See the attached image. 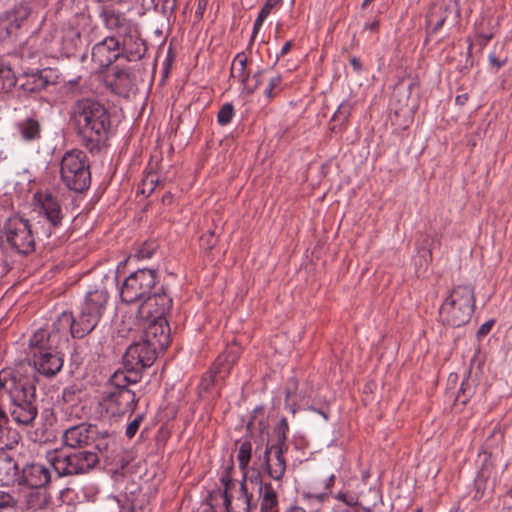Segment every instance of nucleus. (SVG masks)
Wrapping results in <instances>:
<instances>
[{
	"label": "nucleus",
	"mask_w": 512,
	"mask_h": 512,
	"mask_svg": "<svg viewBox=\"0 0 512 512\" xmlns=\"http://www.w3.org/2000/svg\"><path fill=\"white\" fill-rule=\"evenodd\" d=\"M71 122L81 143L91 152H98L111 128L110 114L100 102L85 98L72 107Z\"/></svg>",
	"instance_id": "nucleus-1"
},
{
	"label": "nucleus",
	"mask_w": 512,
	"mask_h": 512,
	"mask_svg": "<svg viewBox=\"0 0 512 512\" xmlns=\"http://www.w3.org/2000/svg\"><path fill=\"white\" fill-rule=\"evenodd\" d=\"M67 340L53 327L36 331L29 340V356L35 371L47 378L57 375L64 364L59 346Z\"/></svg>",
	"instance_id": "nucleus-2"
},
{
	"label": "nucleus",
	"mask_w": 512,
	"mask_h": 512,
	"mask_svg": "<svg viewBox=\"0 0 512 512\" xmlns=\"http://www.w3.org/2000/svg\"><path fill=\"white\" fill-rule=\"evenodd\" d=\"M137 384V376L128 378L120 370L114 372L101 391L98 406L109 417H122L132 414L139 402L136 393L130 388Z\"/></svg>",
	"instance_id": "nucleus-3"
},
{
	"label": "nucleus",
	"mask_w": 512,
	"mask_h": 512,
	"mask_svg": "<svg viewBox=\"0 0 512 512\" xmlns=\"http://www.w3.org/2000/svg\"><path fill=\"white\" fill-rule=\"evenodd\" d=\"M0 251L4 256H26L35 251V236L28 219L13 215L4 221L0 229Z\"/></svg>",
	"instance_id": "nucleus-4"
},
{
	"label": "nucleus",
	"mask_w": 512,
	"mask_h": 512,
	"mask_svg": "<svg viewBox=\"0 0 512 512\" xmlns=\"http://www.w3.org/2000/svg\"><path fill=\"white\" fill-rule=\"evenodd\" d=\"M33 199L39 217L44 219L40 230L36 232L39 238L45 240L55 236L59 242L66 241L69 235L66 232L60 234L65 215L58 196L49 191H37Z\"/></svg>",
	"instance_id": "nucleus-5"
},
{
	"label": "nucleus",
	"mask_w": 512,
	"mask_h": 512,
	"mask_svg": "<svg viewBox=\"0 0 512 512\" xmlns=\"http://www.w3.org/2000/svg\"><path fill=\"white\" fill-rule=\"evenodd\" d=\"M474 309L473 289L467 285H458L442 302L439 309L440 321L454 328L464 326L470 321Z\"/></svg>",
	"instance_id": "nucleus-6"
},
{
	"label": "nucleus",
	"mask_w": 512,
	"mask_h": 512,
	"mask_svg": "<svg viewBox=\"0 0 512 512\" xmlns=\"http://www.w3.org/2000/svg\"><path fill=\"white\" fill-rule=\"evenodd\" d=\"M60 176L69 190L79 193L87 190L91 183V173L86 154L78 149L67 151L61 160Z\"/></svg>",
	"instance_id": "nucleus-7"
},
{
	"label": "nucleus",
	"mask_w": 512,
	"mask_h": 512,
	"mask_svg": "<svg viewBox=\"0 0 512 512\" xmlns=\"http://www.w3.org/2000/svg\"><path fill=\"white\" fill-rule=\"evenodd\" d=\"M49 462L59 477L85 474L99 462L97 453L80 450L72 453L55 452Z\"/></svg>",
	"instance_id": "nucleus-8"
},
{
	"label": "nucleus",
	"mask_w": 512,
	"mask_h": 512,
	"mask_svg": "<svg viewBox=\"0 0 512 512\" xmlns=\"http://www.w3.org/2000/svg\"><path fill=\"white\" fill-rule=\"evenodd\" d=\"M102 317L97 314L79 307L76 315L72 312H62L53 322V329H56L65 338L70 335L76 339H82L92 333L97 327Z\"/></svg>",
	"instance_id": "nucleus-9"
},
{
	"label": "nucleus",
	"mask_w": 512,
	"mask_h": 512,
	"mask_svg": "<svg viewBox=\"0 0 512 512\" xmlns=\"http://www.w3.org/2000/svg\"><path fill=\"white\" fill-rule=\"evenodd\" d=\"M157 270L140 268L132 272L120 287V298L126 304L142 303L157 286Z\"/></svg>",
	"instance_id": "nucleus-10"
},
{
	"label": "nucleus",
	"mask_w": 512,
	"mask_h": 512,
	"mask_svg": "<svg viewBox=\"0 0 512 512\" xmlns=\"http://www.w3.org/2000/svg\"><path fill=\"white\" fill-rule=\"evenodd\" d=\"M157 356V351L144 340L132 343L123 355L124 370H120L128 378L137 376V383L141 380V374L151 367Z\"/></svg>",
	"instance_id": "nucleus-11"
},
{
	"label": "nucleus",
	"mask_w": 512,
	"mask_h": 512,
	"mask_svg": "<svg viewBox=\"0 0 512 512\" xmlns=\"http://www.w3.org/2000/svg\"><path fill=\"white\" fill-rule=\"evenodd\" d=\"M287 451L286 448L269 446V443L266 444L262 453H258V449H256L254 465L257 467V475L254 478L255 481L260 482V479H263L262 473L277 482L281 481L286 472L284 455Z\"/></svg>",
	"instance_id": "nucleus-12"
},
{
	"label": "nucleus",
	"mask_w": 512,
	"mask_h": 512,
	"mask_svg": "<svg viewBox=\"0 0 512 512\" xmlns=\"http://www.w3.org/2000/svg\"><path fill=\"white\" fill-rule=\"evenodd\" d=\"M173 306V299L164 285L155 287L140 304L138 313L145 319L166 318Z\"/></svg>",
	"instance_id": "nucleus-13"
},
{
	"label": "nucleus",
	"mask_w": 512,
	"mask_h": 512,
	"mask_svg": "<svg viewBox=\"0 0 512 512\" xmlns=\"http://www.w3.org/2000/svg\"><path fill=\"white\" fill-rule=\"evenodd\" d=\"M31 391L36 392L35 385L17 371L10 368L0 371V396L7 394L10 401H17Z\"/></svg>",
	"instance_id": "nucleus-14"
},
{
	"label": "nucleus",
	"mask_w": 512,
	"mask_h": 512,
	"mask_svg": "<svg viewBox=\"0 0 512 512\" xmlns=\"http://www.w3.org/2000/svg\"><path fill=\"white\" fill-rule=\"evenodd\" d=\"M108 438L111 434L105 430L99 432L96 425L81 423L65 430L63 434L64 443L72 448L92 445L98 436Z\"/></svg>",
	"instance_id": "nucleus-15"
},
{
	"label": "nucleus",
	"mask_w": 512,
	"mask_h": 512,
	"mask_svg": "<svg viewBox=\"0 0 512 512\" xmlns=\"http://www.w3.org/2000/svg\"><path fill=\"white\" fill-rule=\"evenodd\" d=\"M104 82L113 93L124 98L137 90L135 77L128 69L115 67L111 73L105 75Z\"/></svg>",
	"instance_id": "nucleus-16"
},
{
	"label": "nucleus",
	"mask_w": 512,
	"mask_h": 512,
	"mask_svg": "<svg viewBox=\"0 0 512 512\" xmlns=\"http://www.w3.org/2000/svg\"><path fill=\"white\" fill-rule=\"evenodd\" d=\"M36 392L24 395L17 401H10V415L13 421L18 425H30L38 414L35 404Z\"/></svg>",
	"instance_id": "nucleus-17"
},
{
	"label": "nucleus",
	"mask_w": 512,
	"mask_h": 512,
	"mask_svg": "<svg viewBox=\"0 0 512 512\" xmlns=\"http://www.w3.org/2000/svg\"><path fill=\"white\" fill-rule=\"evenodd\" d=\"M119 58H121L120 41L114 36L104 38L92 48V61L101 68L109 67Z\"/></svg>",
	"instance_id": "nucleus-18"
},
{
	"label": "nucleus",
	"mask_w": 512,
	"mask_h": 512,
	"mask_svg": "<svg viewBox=\"0 0 512 512\" xmlns=\"http://www.w3.org/2000/svg\"><path fill=\"white\" fill-rule=\"evenodd\" d=\"M148 326L144 331V340L150 346L164 350L170 343V328L166 318L147 319Z\"/></svg>",
	"instance_id": "nucleus-19"
},
{
	"label": "nucleus",
	"mask_w": 512,
	"mask_h": 512,
	"mask_svg": "<svg viewBox=\"0 0 512 512\" xmlns=\"http://www.w3.org/2000/svg\"><path fill=\"white\" fill-rule=\"evenodd\" d=\"M120 42L121 58H125L129 62L141 60L146 51L145 41L141 38L138 27L131 29L122 36Z\"/></svg>",
	"instance_id": "nucleus-20"
},
{
	"label": "nucleus",
	"mask_w": 512,
	"mask_h": 512,
	"mask_svg": "<svg viewBox=\"0 0 512 512\" xmlns=\"http://www.w3.org/2000/svg\"><path fill=\"white\" fill-rule=\"evenodd\" d=\"M99 17L107 29L116 31L119 36L137 27L135 23L126 18L123 12L111 5L103 6L99 12Z\"/></svg>",
	"instance_id": "nucleus-21"
},
{
	"label": "nucleus",
	"mask_w": 512,
	"mask_h": 512,
	"mask_svg": "<svg viewBox=\"0 0 512 512\" xmlns=\"http://www.w3.org/2000/svg\"><path fill=\"white\" fill-rule=\"evenodd\" d=\"M51 481L49 468L39 463L25 465L21 470L20 486L43 488Z\"/></svg>",
	"instance_id": "nucleus-22"
},
{
	"label": "nucleus",
	"mask_w": 512,
	"mask_h": 512,
	"mask_svg": "<svg viewBox=\"0 0 512 512\" xmlns=\"http://www.w3.org/2000/svg\"><path fill=\"white\" fill-rule=\"evenodd\" d=\"M60 52L69 58L75 56L82 45L81 30L68 23L62 26L59 36Z\"/></svg>",
	"instance_id": "nucleus-23"
},
{
	"label": "nucleus",
	"mask_w": 512,
	"mask_h": 512,
	"mask_svg": "<svg viewBox=\"0 0 512 512\" xmlns=\"http://www.w3.org/2000/svg\"><path fill=\"white\" fill-rule=\"evenodd\" d=\"M108 299L109 293L107 289L101 285L93 290H89L80 306L102 317L106 309Z\"/></svg>",
	"instance_id": "nucleus-24"
},
{
	"label": "nucleus",
	"mask_w": 512,
	"mask_h": 512,
	"mask_svg": "<svg viewBox=\"0 0 512 512\" xmlns=\"http://www.w3.org/2000/svg\"><path fill=\"white\" fill-rule=\"evenodd\" d=\"M1 15L17 34L18 31L26 25L29 16L31 15V7L28 3L20 2L10 9L2 12Z\"/></svg>",
	"instance_id": "nucleus-25"
},
{
	"label": "nucleus",
	"mask_w": 512,
	"mask_h": 512,
	"mask_svg": "<svg viewBox=\"0 0 512 512\" xmlns=\"http://www.w3.org/2000/svg\"><path fill=\"white\" fill-rule=\"evenodd\" d=\"M21 470L18 463L9 455H0V485H19Z\"/></svg>",
	"instance_id": "nucleus-26"
},
{
	"label": "nucleus",
	"mask_w": 512,
	"mask_h": 512,
	"mask_svg": "<svg viewBox=\"0 0 512 512\" xmlns=\"http://www.w3.org/2000/svg\"><path fill=\"white\" fill-rule=\"evenodd\" d=\"M260 512H279L278 493L271 482L260 479L258 489Z\"/></svg>",
	"instance_id": "nucleus-27"
},
{
	"label": "nucleus",
	"mask_w": 512,
	"mask_h": 512,
	"mask_svg": "<svg viewBox=\"0 0 512 512\" xmlns=\"http://www.w3.org/2000/svg\"><path fill=\"white\" fill-rule=\"evenodd\" d=\"M230 366L225 365L222 357L219 356L215 362L213 368L208 370L201 378L200 383L198 385V395L200 398L205 397V394L210 392L211 388L217 381V376L224 373L225 375L229 373Z\"/></svg>",
	"instance_id": "nucleus-28"
},
{
	"label": "nucleus",
	"mask_w": 512,
	"mask_h": 512,
	"mask_svg": "<svg viewBox=\"0 0 512 512\" xmlns=\"http://www.w3.org/2000/svg\"><path fill=\"white\" fill-rule=\"evenodd\" d=\"M253 494L248 492L246 479L243 477L240 483L239 496L236 498L234 504L231 502L229 508H225L226 512H251L252 511Z\"/></svg>",
	"instance_id": "nucleus-29"
},
{
	"label": "nucleus",
	"mask_w": 512,
	"mask_h": 512,
	"mask_svg": "<svg viewBox=\"0 0 512 512\" xmlns=\"http://www.w3.org/2000/svg\"><path fill=\"white\" fill-rule=\"evenodd\" d=\"M21 137L26 141H33L40 138L41 126L34 117H27L17 124Z\"/></svg>",
	"instance_id": "nucleus-30"
},
{
	"label": "nucleus",
	"mask_w": 512,
	"mask_h": 512,
	"mask_svg": "<svg viewBox=\"0 0 512 512\" xmlns=\"http://www.w3.org/2000/svg\"><path fill=\"white\" fill-rule=\"evenodd\" d=\"M351 112L352 104L347 101L342 102L332 116L331 122L334 124L330 127L331 131L339 132L344 129L351 115Z\"/></svg>",
	"instance_id": "nucleus-31"
},
{
	"label": "nucleus",
	"mask_w": 512,
	"mask_h": 512,
	"mask_svg": "<svg viewBox=\"0 0 512 512\" xmlns=\"http://www.w3.org/2000/svg\"><path fill=\"white\" fill-rule=\"evenodd\" d=\"M248 58L244 52L238 53L231 65V76L238 79L243 84L247 76L251 73V70L247 68Z\"/></svg>",
	"instance_id": "nucleus-32"
},
{
	"label": "nucleus",
	"mask_w": 512,
	"mask_h": 512,
	"mask_svg": "<svg viewBox=\"0 0 512 512\" xmlns=\"http://www.w3.org/2000/svg\"><path fill=\"white\" fill-rule=\"evenodd\" d=\"M20 438V434L8 427V423L0 424V450L13 449Z\"/></svg>",
	"instance_id": "nucleus-33"
},
{
	"label": "nucleus",
	"mask_w": 512,
	"mask_h": 512,
	"mask_svg": "<svg viewBox=\"0 0 512 512\" xmlns=\"http://www.w3.org/2000/svg\"><path fill=\"white\" fill-rule=\"evenodd\" d=\"M289 432V424L286 418H281L273 429L274 438L272 442H268L269 446L281 447L288 449L287 439Z\"/></svg>",
	"instance_id": "nucleus-34"
},
{
	"label": "nucleus",
	"mask_w": 512,
	"mask_h": 512,
	"mask_svg": "<svg viewBox=\"0 0 512 512\" xmlns=\"http://www.w3.org/2000/svg\"><path fill=\"white\" fill-rule=\"evenodd\" d=\"M17 78L11 67L0 61V93L10 92L16 85Z\"/></svg>",
	"instance_id": "nucleus-35"
},
{
	"label": "nucleus",
	"mask_w": 512,
	"mask_h": 512,
	"mask_svg": "<svg viewBox=\"0 0 512 512\" xmlns=\"http://www.w3.org/2000/svg\"><path fill=\"white\" fill-rule=\"evenodd\" d=\"M252 457V444L249 440H244L240 443L237 460L240 470L243 472V477L246 478V472L249 467Z\"/></svg>",
	"instance_id": "nucleus-36"
},
{
	"label": "nucleus",
	"mask_w": 512,
	"mask_h": 512,
	"mask_svg": "<svg viewBox=\"0 0 512 512\" xmlns=\"http://www.w3.org/2000/svg\"><path fill=\"white\" fill-rule=\"evenodd\" d=\"M447 9L439 6L434 7L427 16V23L432 26V32H437L446 21Z\"/></svg>",
	"instance_id": "nucleus-37"
},
{
	"label": "nucleus",
	"mask_w": 512,
	"mask_h": 512,
	"mask_svg": "<svg viewBox=\"0 0 512 512\" xmlns=\"http://www.w3.org/2000/svg\"><path fill=\"white\" fill-rule=\"evenodd\" d=\"M262 69H258L256 72H254L252 75L251 73L247 76L245 81L243 82V91H245L247 94L254 93L258 87L261 85V77L263 74Z\"/></svg>",
	"instance_id": "nucleus-38"
},
{
	"label": "nucleus",
	"mask_w": 512,
	"mask_h": 512,
	"mask_svg": "<svg viewBox=\"0 0 512 512\" xmlns=\"http://www.w3.org/2000/svg\"><path fill=\"white\" fill-rule=\"evenodd\" d=\"M0 512H20L17 500L2 491H0Z\"/></svg>",
	"instance_id": "nucleus-39"
},
{
	"label": "nucleus",
	"mask_w": 512,
	"mask_h": 512,
	"mask_svg": "<svg viewBox=\"0 0 512 512\" xmlns=\"http://www.w3.org/2000/svg\"><path fill=\"white\" fill-rule=\"evenodd\" d=\"M81 389L78 385L67 386L62 391V400L67 404H75L80 401Z\"/></svg>",
	"instance_id": "nucleus-40"
},
{
	"label": "nucleus",
	"mask_w": 512,
	"mask_h": 512,
	"mask_svg": "<svg viewBox=\"0 0 512 512\" xmlns=\"http://www.w3.org/2000/svg\"><path fill=\"white\" fill-rule=\"evenodd\" d=\"M41 50H44V47L38 43V35L32 34L23 44L22 54L24 55L27 52L28 56H33Z\"/></svg>",
	"instance_id": "nucleus-41"
},
{
	"label": "nucleus",
	"mask_w": 512,
	"mask_h": 512,
	"mask_svg": "<svg viewBox=\"0 0 512 512\" xmlns=\"http://www.w3.org/2000/svg\"><path fill=\"white\" fill-rule=\"evenodd\" d=\"M234 116V107L232 103H225L222 105L217 114V121L219 125L225 126L229 124Z\"/></svg>",
	"instance_id": "nucleus-42"
},
{
	"label": "nucleus",
	"mask_w": 512,
	"mask_h": 512,
	"mask_svg": "<svg viewBox=\"0 0 512 512\" xmlns=\"http://www.w3.org/2000/svg\"><path fill=\"white\" fill-rule=\"evenodd\" d=\"M282 77L281 75H276L272 77L267 87L264 90V95L267 99L274 98L281 91Z\"/></svg>",
	"instance_id": "nucleus-43"
},
{
	"label": "nucleus",
	"mask_w": 512,
	"mask_h": 512,
	"mask_svg": "<svg viewBox=\"0 0 512 512\" xmlns=\"http://www.w3.org/2000/svg\"><path fill=\"white\" fill-rule=\"evenodd\" d=\"M218 243V237L213 230H209L200 237V247L210 252Z\"/></svg>",
	"instance_id": "nucleus-44"
},
{
	"label": "nucleus",
	"mask_w": 512,
	"mask_h": 512,
	"mask_svg": "<svg viewBox=\"0 0 512 512\" xmlns=\"http://www.w3.org/2000/svg\"><path fill=\"white\" fill-rule=\"evenodd\" d=\"M160 184L159 177L156 173H149L142 182V193L150 195L155 188Z\"/></svg>",
	"instance_id": "nucleus-45"
},
{
	"label": "nucleus",
	"mask_w": 512,
	"mask_h": 512,
	"mask_svg": "<svg viewBox=\"0 0 512 512\" xmlns=\"http://www.w3.org/2000/svg\"><path fill=\"white\" fill-rule=\"evenodd\" d=\"M473 395V389L470 386L468 380H464L461 383V386L458 390V393L456 395V401L461 402V404L465 405L469 399Z\"/></svg>",
	"instance_id": "nucleus-46"
},
{
	"label": "nucleus",
	"mask_w": 512,
	"mask_h": 512,
	"mask_svg": "<svg viewBox=\"0 0 512 512\" xmlns=\"http://www.w3.org/2000/svg\"><path fill=\"white\" fill-rule=\"evenodd\" d=\"M32 82L27 81L22 84V88L28 92H35L44 89L47 85V81L44 80L41 76L32 75Z\"/></svg>",
	"instance_id": "nucleus-47"
},
{
	"label": "nucleus",
	"mask_w": 512,
	"mask_h": 512,
	"mask_svg": "<svg viewBox=\"0 0 512 512\" xmlns=\"http://www.w3.org/2000/svg\"><path fill=\"white\" fill-rule=\"evenodd\" d=\"M144 419H145V415L143 413L137 414L135 416V418L128 423V425L126 426V430H125V436L128 439H132L136 435V433L139 430V427H140L141 423L144 421Z\"/></svg>",
	"instance_id": "nucleus-48"
},
{
	"label": "nucleus",
	"mask_w": 512,
	"mask_h": 512,
	"mask_svg": "<svg viewBox=\"0 0 512 512\" xmlns=\"http://www.w3.org/2000/svg\"><path fill=\"white\" fill-rule=\"evenodd\" d=\"M221 482L224 486V491L222 494L223 504L225 508H229L231 506V495L229 494L228 491L233 485V480L228 472H226V474L221 477Z\"/></svg>",
	"instance_id": "nucleus-49"
},
{
	"label": "nucleus",
	"mask_w": 512,
	"mask_h": 512,
	"mask_svg": "<svg viewBox=\"0 0 512 512\" xmlns=\"http://www.w3.org/2000/svg\"><path fill=\"white\" fill-rule=\"evenodd\" d=\"M17 34L12 30L11 25L0 14V43L10 39Z\"/></svg>",
	"instance_id": "nucleus-50"
},
{
	"label": "nucleus",
	"mask_w": 512,
	"mask_h": 512,
	"mask_svg": "<svg viewBox=\"0 0 512 512\" xmlns=\"http://www.w3.org/2000/svg\"><path fill=\"white\" fill-rule=\"evenodd\" d=\"M155 245L154 243H145L137 251L135 256L138 259H149L154 255Z\"/></svg>",
	"instance_id": "nucleus-51"
},
{
	"label": "nucleus",
	"mask_w": 512,
	"mask_h": 512,
	"mask_svg": "<svg viewBox=\"0 0 512 512\" xmlns=\"http://www.w3.org/2000/svg\"><path fill=\"white\" fill-rule=\"evenodd\" d=\"M488 61L490 66L497 71L507 63V56L502 57L497 55L496 51H493L489 54Z\"/></svg>",
	"instance_id": "nucleus-52"
},
{
	"label": "nucleus",
	"mask_w": 512,
	"mask_h": 512,
	"mask_svg": "<svg viewBox=\"0 0 512 512\" xmlns=\"http://www.w3.org/2000/svg\"><path fill=\"white\" fill-rule=\"evenodd\" d=\"M335 498L337 500L342 501L344 504H346L347 506H350V507L356 506L358 503L357 497H355L352 494L345 493V492H338L335 495Z\"/></svg>",
	"instance_id": "nucleus-53"
},
{
	"label": "nucleus",
	"mask_w": 512,
	"mask_h": 512,
	"mask_svg": "<svg viewBox=\"0 0 512 512\" xmlns=\"http://www.w3.org/2000/svg\"><path fill=\"white\" fill-rule=\"evenodd\" d=\"M494 324H495L494 319H490V320L486 321L485 323H483L476 332L478 339H481V338L485 337L486 335H488L490 333L492 327L494 326Z\"/></svg>",
	"instance_id": "nucleus-54"
},
{
	"label": "nucleus",
	"mask_w": 512,
	"mask_h": 512,
	"mask_svg": "<svg viewBox=\"0 0 512 512\" xmlns=\"http://www.w3.org/2000/svg\"><path fill=\"white\" fill-rule=\"evenodd\" d=\"M159 3L164 14H171L176 9V0H159Z\"/></svg>",
	"instance_id": "nucleus-55"
},
{
	"label": "nucleus",
	"mask_w": 512,
	"mask_h": 512,
	"mask_svg": "<svg viewBox=\"0 0 512 512\" xmlns=\"http://www.w3.org/2000/svg\"><path fill=\"white\" fill-rule=\"evenodd\" d=\"M277 4H278V3H276V2H272V3H271V2H270V0H266L265 4H264V5H263V7L260 9V11H259V13H258V16H259V17H261V18H263V19H266V18L270 15V13H271L272 9H273Z\"/></svg>",
	"instance_id": "nucleus-56"
},
{
	"label": "nucleus",
	"mask_w": 512,
	"mask_h": 512,
	"mask_svg": "<svg viewBox=\"0 0 512 512\" xmlns=\"http://www.w3.org/2000/svg\"><path fill=\"white\" fill-rule=\"evenodd\" d=\"M297 382L294 378H291L289 379L288 381V385L285 389V400L286 402L290 399V397L295 394L296 390H297Z\"/></svg>",
	"instance_id": "nucleus-57"
},
{
	"label": "nucleus",
	"mask_w": 512,
	"mask_h": 512,
	"mask_svg": "<svg viewBox=\"0 0 512 512\" xmlns=\"http://www.w3.org/2000/svg\"><path fill=\"white\" fill-rule=\"evenodd\" d=\"M265 21V19L257 16V18L255 19L254 21V24H253V30H252V35H251V39H250V45L253 43L256 35L258 34L263 22Z\"/></svg>",
	"instance_id": "nucleus-58"
},
{
	"label": "nucleus",
	"mask_w": 512,
	"mask_h": 512,
	"mask_svg": "<svg viewBox=\"0 0 512 512\" xmlns=\"http://www.w3.org/2000/svg\"><path fill=\"white\" fill-rule=\"evenodd\" d=\"M208 0H198L197 8L195 11V16L197 18H202L204 15V12L207 8Z\"/></svg>",
	"instance_id": "nucleus-59"
},
{
	"label": "nucleus",
	"mask_w": 512,
	"mask_h": 512,
	"mask_svg": "<svg viewBox=\"0 0 512 512\" xmlns=\"http://www.w3.org/2000/svg\"><path fill=\"white\" fill-rule=\"evenodd\" d=\"M493 38V34H479L477 38L478 45L483 48L485 47L488 42Z\"/></svg>",
	"instance_id": "nucleus-60"
},
{
	"label": "nucleus",
	"mask_w": 512,
	"mask_h": 512,
	"mask_svg": "<svg viewBox=\"0 0 512 512\" xmlns=\"http://www.w3.org/2000/svg\"><path fill=\"white\" fill-rule=\"evenodd\" d=\"M349 61H350V64H351V66H352V68H353V70L355 72L360 73L362 71L363 66H362V63H361V61H360V59L358 57L353 56V57L350 58Z\"/></svg>",
	"instance_id": "nucleus-61"
},
{
	"label": "nucleus",
	"mask_w": 512,
	"mask_h": 512,
	"mask_svg": "<svg viewBox=\"0 0 512 512\" xmlns=\"http://www.w3.org/2000/svg\"><path fill=\"white\" fill-rule=\"evenodd\" d=\"M293 46V43L292 41H287L281 48L279 54L277 55L276 57V61H278L280 59V57H283L284 55H286L292 48Z\"/></svg>",
	"instance_id": "nucleus-62"
},
{
	"label": "nucleus",
	"mask_w": 512,
	"mask_h": 512,
	"mask_svg": "<svg viewBox=\"0 0 512 512\" xmlns=\"http://www.w3.org/2000/svg\"><path fill=\"white\" fill-rule=\"evenodd\" d=\"M468 99H469L468 94L464 93V94L457 95L455 98V102L457 105L463 106L467 103Z\"/></svg>",
	"instance_id": "nucleus-63"
},
{
	"label": "nucleus",
	"mask_w": 512,
	"mask_h": 512,
	"mask_svg": "<svg viewBox=\"0 0 512 512\" xmlns=\"http://www.w3.org/2000/svg\"><path fill=\"white\" fill-rule=\"evenodd\" d=\"M118 512H135L133 505H119Z\"/></svg>",
	"instance_id": "nucleus-64"
}]
</instances>
